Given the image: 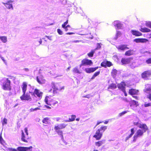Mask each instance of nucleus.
Here are the masks:
<instances>
[{
    "label": "nucleus",
    "mask_w": 151,
    "mask_h": 151,
    "mask_svg": "<svg viewBox=\"0 0 151 151\" xmlns=\"http://www.w3.org/2000/svg\"><path fill=\"white\" fill-rule=\"evenodd\" d=\"M134 124L141 129L138 130L134 136L133 141L135 142L137 138L143 136V133L148 129V128L145 124H141L138 122H134Z\"/></svg>",
    "instance_id": "nucleus-1"
},
{
    "label": "nucleus",
    "mask_w": 151,
    "mask_h": 151,
    "mask_svg": "<svg viewBox=\"0 0 151 151\" xmlns=\"http://www.w3.org/2000/svg\"><path fill=\"white\" fill-rule=\"evenodd\" d=\"M27 83L26 82H23L22 85L21 86V88L22 90L23 94L20 97V99L22 100H27L30 101L32 99L30 96L29 93L30 92L26 93V91L27 90Z\"/></svg>",
    "instance_id": "nucleus-2"
},
{
    "label": "nucleus",
    "mask_w": 151,
    "mask_h": 151,
    "mask_svg": "<svg viewBox=\"0 0 151 151\" xmlns=\"http://www.w3.org/2000/svg\"><path fill=\"white\" fill-rule=\"evenodd\" d=\"M2 84V88L5 90H10L11 89L10 86V81L7 78H4L1 81Z\"/></svg>",
    "instance_id": "nucleus-3"
},
{
    "label": "nucleus",
    "mask_w": 151,
    "mask_h": 151,
    "mask_svg": "<svg viewBox=\"0 0 151 151\" xmlns=\"http://www.w3.org/2000/svg\"><path fill=\"white\" fill-rule=\"evenodd\" d=\"M93 63L91 60L88 59H84L81 61V63L80 65V67H81L82 66L89 65H91Z\"/></svg>",
    "instance_id": "nucleus-4"
},
{
    "label": "nucleus",
    "mask_w": 151,
    "mask_h": 151,
    "mask_svg": "<svg viewBox=\"0 0 151 151\" xmlns=\"http://www.w3.org/2000/svg\"><path fill=\"white\" fill-rule=\"evenodd\" d=\"M139 91L134 89H131L129 90V93L132 96V97L134 98L137 100H138V97L137 96H135V95L138 94Z\"/></svg>",
    "instance_id": "nucleus-5"
},
{
    "label": "nucleus",
    "mask_w": 151,
    "mask_h": 151,
    "mask_svg": "<svg viewBox=\"0 0 151 151\" xmlns=\"http://www.w3.org/2000/svg\"><path fill=\"white\" fill-rule=\"evenodd\" d=\"M126 86V84L124 82H122L118 85V87L121 89L124 93L125 96H127V94L126 93L125 91V86Z\"/></svg>",
    "instance_id": "nucleus-6"
},
{
    "label": "nucleus",
    "mask_w": 151,
    "mask_h": 151,
    "mask_svg": "<svg viewBox=\"0 0 151 151\" xmlns=\"http://www.w3.org/2000/svg\"><path fill=\"white\" fill-rule=\"evenodd\" d=\"M32 148L33 147L32 146H30L29 147H19L17 148V150L19 151H31Z\"/></svg>",
    "instance_id": "nucleus-7"
},
{
    "label": "nucleus",
    "mask_w": 151,
    "mask_h": 151,
    "mask_svg": "<svg viewBox=\"0 0 151 151\" xmlns=\"http://www.w3.org/2000/svg\"><path fill=\"white\" fill-rule=\"evenodd\" d=\"M102 135V132L99 131V130L98 129L96 132V134L93 137L96 139L97 140L100 139Z\"/></svg>",
    "instance_id": "nucleus-8"
},
{
    "label": "nucleus",
    "mask_w": 151,
    "mask_h": 151,
    "mask_svg": "<svg viewBox=\"0 0 151 151\" xmlns=\"http://www.w3.org/2000/svg\"><path fill=\"white\" fill-rule=\"evenodd\" d=\"M114 24L118 29H122L123 25V24L118 21H115L114 22Z\"/></svg>",
    "instance_id": "nucleus-9"
},
{
    "label": "nucleus",
    "mask_w": 151,
    "mask_h": 151,
    "mask_svg": "<svg viewBox=\"0 0 151 151\" xmlns=\"http://www.w3.org/2000/svg\"><path fill=\"white\" fill-rule=\"evenodd\" d=\"M58 84L57 83H55L53 82H52L51 86L52 88L53 89V93H57V91L58 89Z\"/></svg>",
    "instance_id": "nucleus-10"
},
{
    "label": "nucleus",
    "mask_w": 151,
    "mask_h": 151,
    "mask_svg": "<svg viewBox=\"0 0 151 151\" xmlns=\"http://www.w3.org/2000/svg\"><path fill=\"white\" fill-rule=\"evenodd\" d=\"M145 86L144 91L147 93H151V85L147 84L145 85Z\"/></svg>",
    "instance_id": "nucleus-11"
},
{
    "label": "nucleus",
    "mask_w": 151,
    "mask_h": 151,
    "mask_svg": "<svg viewBox=\"0 0 151 151\" xmlns=\"http://www.w3.org/2000/svg\"><path fill=\"white\" fill-rule=\"evenodd\" d=\"M134 41L136 43H145L148 41V40L145 38H137L134 40Z\"/></svg>",
    "instance_id": "nucleus-12"
},
{
    "label": "nucleus",
    "mask_w": 151,
    "mask_h": 151,
    "mask_svg": "<svg viewBox=\"0 0 151 151\" xmlns=\"http://www.w3.org/2000/svg\"><path fill=\"white\" fill-rule=\"evenodd\" d=\"M151 75V73L150 71H146L143 73L142 74V78L146 79Z\"/></svg>",
    "instance_id": "nucleus-13"
},
{
    "label": "nucleus",
    "mask_w": 151,
    "mask_h": 151,
    "mask_svg": "<svg viewBox=\"0 0 151 151\" xmlns=\"http://www.w3.org/2000/svg\"><path fill=\"white\" fill-rule=\"evenodd\" d=\"M98 68V67H96L95 68H86L85 71L86 72L90 73L91 72H93L96 70Z\"/></svg>",
    "instance_id": "nucleus-14"
},
{
    "label": "nucleus",
    "mask_w": 151,
    "mask_h": 151,
    "mask_svg": "<svg viewBox=\"0 0 151 151\" xmlns=\"http://www.w3.org/2000/svg\"><path fill=\"white\" fill-rule=\"evenodd\" d=\"M2 4L7 9H12V10L13 9V7L12 3H5L4 2H3Z\"/></svg>",
    "instance_id": "nucleus-15"
},
{
    "label": "nucleus",
    "mask_w": 151,
    "mask_h": 151,
    "mask_svg": "<svg viewBox=\"0 0 151 151\" xmlns=\"http://www.w3.org/2000/svg\"><path fill=\"white\" fill-rule=\"evenodd\" d=\"M67 124H59L57 126H55L54 127V129H62L65 128L67 126Z\"/></svg>",
    "instance_id": "nucleus-16"
},
{
    "label": "nucleus",
    "mask_w": 151,
    "mask_h": 151,
    "mask_svg": "<svg viewBox=\"0 0 151 151\" xmlns=\"http://www.w3.org/2000/svg\"><path fill=\"white\" fill-rule=\"evenodd\" d=\"M116 47L119 50H124L126 49H129L128 47H127V45H119Z\"/></svg>",
    "instance_id": "nucleus-17"
},
{
    "label": "nucleus",
    "mask_w": 151,
    "mask_h": 151,
    "mask_svg": "<svg viewBox=\"0 0 151 151\" xmlns=\"http://www.w3.org/2000/svg\"><path fill=\"white\" fill-rule=\"evenodd\" d=\"M112 65V63L108 61H107L106 63L103 62L101 64V65L103 67H106V66L108 67H110Z\"/></svg>",
    "instance_id": "nucleus-18"
},
{
    "label": "nucleus",
    "mask_w": 151,
    "mask_h": 151,
    "mask_svg": "<svg viewBox=\"0 0 151 151\" xmlns=\"http://www.w3.org/2000/svg\"><path fill=\"white\" fill-rule=\"evenodd\" d=\"M130 61V58H122L121 60V62L123 64H127L129 63Z\"/></svg>",
    "instance_id": "nucleus-19"
},
{
    "label": "nucleus",
    "mask_w": 151,
    "mask_h": 151,
    "mask_svg": "<svg viewBox=\"0 0 151 151\" xmlns=\"http://www.w3.org/2000/svg\"><path fill=\"white\" fill-rule=\"evenodd\" d=\"M34 93L39 97L41 98L42 93L40 92L37 89H35L34 91Z\"/></svg>",
    "instance_id": "nucleus-20"
},
{
    "label": "nucleus",
    "mask_w": 151,
    "mask_h": 151,
    "mask_svg": "<svg viewBox=\"0 0 151 151\" xmlns=\"http://www.w3.org/2000/svg\"><path fill=\"white\" fill-rule=\"evenodd\" d=\"M131 33L133 35L136 36H139L142 35L141 33L136 30H131Z\"/></svg>",
    "instance_id": "nucleus-21"
},
{
    "label": "nucleus",
    "mask_w": 151,
    "mask_h": 151,
    "mask_svg": "<svg viewBox=\"0 0 151 151\" xmlns=\"http://www.w3.org/2000/svg\"><path fill=\"white\" fill-rule=\"evenodd\" d=\"M56 132L58 134L61 135V139H62L63 141H64V138L63 135V132L62 131L60 130V129H54Z\"/></svg>",
    "instance_id": "nucleus-22"
},
{
    "label": "nucleus",
    "mask_w": 151,
    "mask_h": 151,
    "mask_svg": "<svg viewBox=\"0 0 151 151\" xmlns=\"http://www.w3.org/2000/svg\"><path fill=\"white\" fill-rule=\"evenodd\" d=\"M131 133L128 136H127L126 137V139L125 140V141H126L129 138L131 137L132 136V135L134 134V128L132 129L131 130Z\"/></svg>",
    "instance_id": "nucleus-23"
},
{
    "label": "nucleus",
    "mask_w": 151,
    "mask_h": 151,
    "mask_svg": "<svg viewBox=\"0 0 151 151\" xmlns=\"http://www.w3.org/2000/svg\"><path fill=\"white\" fill-rule=\"evenodd\" d=\"M134 53V51L132 50H129L126 51L125 54V55L126 56H130L133 54Z\"/></svg>",
    "instance_id": "nucleus-24"
},
{
    "label": "nucleus",
    "mask_w": 151,
    "mask_h": 151,
    "mask_svg": "<svg viewBox=\"0 0 151 151\" xmlns=\"http://www.w3.org/2000/svg\"><path fill=\"white\" fill-rule=\"evenodd\" d=\"M105 141V140H102V141H99L98 142H96L95 143V144L96 146L99 147L103 144L104 143Z\"/></svg>",
    "instance_id": "nucleus-25"
},
{
    "label": "nucleus",
    "mask_w": 151,
    "mask_h": 151,
    "mask_svg": "<svg viewBox=\"0 0 151 151\" xmlns=\"http://www.w3.org/2000/svg\"><path fill=\"white\" fill-rule=\"evenodd\" d=\"M37 82L40 84H42L45 83V81L43 80L41 78H39L38 77H37Z\"/></svg>",
    "instance_id": "nucleus-26"
},
{
    "label": "nucleus",
    "mask_w": 151,
    "mask_h": 151,
    "mask_svg": "<svg viewBox=\"0 0 151 151\" xmlns=\"http://www.w3.org/2000/svg\"><path fill=\"white\" fill-rule=\"evenodd\" d=\"M1 40L3 43H5L7 41V37L5 36H1Z\"/></svg>",
    "instance_id": "nucleus-27"
},
{
    "label": "nucleus",
    "mask_w": 151,
    "mask_h": 151,
    "mask_svg": "<svg viewBox=\"0 0 151 151\" xmlns=\"http://www.w3.org/2000/svg\"><path fill=\"white\" fill-rule=\"evenodd\" d=\"M131 106L132 105H133L137 107L139 104L138 101L134 100H131Z\"/></svg>",
    "instance_id": "nucleus-28"
},
{
    "label": "nucleus",
    "mask_w": 151,
    "mask_h": 151,
    "mask_svg": "<svg viewBox=\"0 0 151 151\" xmlns=\"http://www.w3.org/2000/svg\"><path fill=\"white\" fill-rule=\"evenodd\" d=\"M26 138L25 137L24 133L23 132H22V133L21 140L24 142H27V141L25 139Z\"/></svg>",
    "instance_id": "nucleus-29"
},
{
    "label": "nucleus",
    "mask_w": 151,
    "mask_h": 151,
    "mask_svg": "<svg viewBox=\"0 0 151 151\" xmlns=\"http://www.w3.org/2000/svg\"><path fill=\"white\" fill-rule=\"evenodd\" d=\"M140 30L142 32H149L150 31V29L147 28H141Z\"/></svg>",
    "instance_id": "nucleus-30"
},
{
    "label": "nucleus",
    "mask_w": 151,
    "mask_h": 151,
    "mask_svg": "<svg viewBox=\"0 0 151 151\" xmlns=\"http://www.w3.org/2000/svg\"><path fill=\"white\" fill-rule=\"evenodd\" d=\"M100 73V71H98L95 72L91 78V79L93 80L95 78V77L99 75Z\"/></svg>",
    "instance_id": "nucleus-31"
},
{
    "label": "nucleus",
    "mask_w": 151,
    "mask_h": 151,
    "mask_svg": "<svg viewBox=\"0 0 151 151\" xmlns=\"http://www.w3.org/2000/svg\"><path fill=\"white\" fill-rule=\"evenodd\" d=\"M107 127L106 126L101 127L99 129H98L100 132H102V133L104 132L107 129Z\"/></svg>",
    "instance_id": "nucleus-32"
},
{
    "label": "nucleus",
    "mask_w": 151,
    "mask_h": 151,
    "mask_svg": "<svg viewBox=\"0 0 151 151\" xmlns=\"http://www.w3.org/2000/svg\"><path fill=\"white\" fill-rule=\"evenodd\" d=\"M73 71L74 73H77L79 74L81 73V72L79 71L78 68L77 67H76L73 69Z\"/></svg>",
    "instance_id": "nucleus-33"
},
{
    "label": "nucleus",
    "mask_w": 151,
    "mask_h": 151,
    "mask_svg": "<svg viewBox=\"0 0 151 151\" xmlns=\"http://www.w3.org/2000/svg\"><path fill=\"white\" fill-rule=\"evenodd\" d=\"M116 88V85L115 84H111L109 86L108 88L115 89Z\"/></svg>",
    "instance_id": "nucleus-34"
},
{
    "label": "nucleus",
    "mask_w": 151,
    "mask_h": 151,
    "mask_svg": "<svg viewBox=\"0 0 151 151\" xmlns=\"http://www.w3.org/2000/svg\"><path fill=\"white\" fill-rule=\"evenodd\" d=\"M95 52V50H92L88 54V55L89 57H92L93 56V54Z\"/></svg>",
    "instance_id": "nucleus-35"
},
{
    "label": "nucleus",
    "mask_w": 151,
    "mask_h": 151,
    "mask_svg": "<svg viewBox=\"0 0 151 151\" xmlns=\"http://www.w3.org/2000/svg\"><path fill=\"white\" fill-rule=\"evenodd\" d=\"M48 118L47 117L44 118L42 120V122L45 124H47L48 123Z\"/></svg>",
    "instance_id": "nucleus-36"
},
{
    "label": "nucleus",
    "mask_w": 151,
    "mask_h": 151,
    "mask_svg": "<svg viewBox=\"0 0 151 151\" xmlns=\"http://www.w3.org/2000/svg\"><path fill=\"white\" fill-rule=\"evenodd\" d=\"M121 35V33L119 31H117L116 33V37L115 38V39H117V38L120 36Z\"/></svg>",
    "instance_id": "nucleus-37"
},
{
    "label": "nucleus",
    "mask_w": 151,
    "mask_h": 151,
    "mask_svg": "<svg viewBox=\"0 0 151 151\" xmlns=\"http://www.w3.org/2000/svg\"><path fill=\"white\" fill-rule=\"evenodd\" d=\"M76 118V116L75 115H72L71 116V118H69L70 120V122H72L74 121Z\"/></svg>",
    "instance_id": "nucleus-38"
},
{
    "label": "nucleus",
    "mask_w": 151,
    "mask_h": 151,
    "mask_svg": "<svg viewBox=\"0 0 151 151\" xmlns=\"http://www.w3.org/2000/svg\"><path fill=\"white\" fill-rule=\"evenodd\" d=\"M128 111H123L122 112H121L119 114V116H122V115L125 114L126 113H127V112H128Z\"/></svg>",
    "instance_id": "nucleus-39"
},
{
    "label": "nucleus",
    "mask_w": 151,
    "mask_h": 151,
    "mask_svg": "<svg viewBox=\"0 0 151 151\" xmlns=\"http://www.w3.org/2000/svg\"><path fill=\"white\" fill-rule=\"evenodd\" d=\"M48 96H46V97H45V102L48 105H50V103H48Z\"/></svg>",
    "instance_id": "nucleus-40"
},
{
    "label": "nucleus",
    "mask_w": 151,
    "mask_h": 151,
    "mask_svg": "<svg viewBox=\"0 0 151 151\" xmlns=\"http://www.w3.org/2000/svg\"><path fill=\"white\" fill-rule=\"evenodd\" d=\"M0 57L1 58V59L3 60V62H4V63L5 64V65H7V63L6 60L4 59V57H2L1 56V55H0Z\"/></svg>",
    "instance_id": "nucleus-41"
},
{
    "label": "nucleus",
    "mask_w": 151,
    "mask_h": 151,
    "mask_svg": "<svg viewBox=\"0 0 151 151\" xmlns=\"http://www.w3.org/2000/svg\"><path fill=\"white\" fill-rule=\"evenodd\" d=\"M7 119L4 118L3 119V121L2 122V124L4 125V124H6L7 123Z\"/></svg>",
    "instance_id": "nucleus-42"
},
{
    "label": "nucleus",
    "mask_w": 151,
    "mask_h": 151,
    "mask_svg": "<svg viewBox=\"0 0 151 151\" xmlns=\"http://www.w3.org/2000/svg\"><path fill=\"white\" fill-rule=\"evenodd\" d=\"M93 96L91 95L90 94H88L87 95L85 96H83V98H86L88 99H89L91 97Z\"/></svg>",
    "instance_id": "nucleus-43"
},
{
    "label": "nucleus",
    "mask_w": 151,
    "mask_h": 151,
    "mask_svg": "<svg viewBox=\"0 0 151 151\" xmlns=\"http://www.w3.org/2000/svg\"><path fill=\"white\" fill-rule=\"evenodd\" d=\"M146 26L147 27L150 28H151V22H147L146 23Z\"/></svg>",
    "instance_id": "nucleus-44"
},
{
    "label": "nucleus",
    "mask_w": 151,
    "mask_h": 151,
    "mask_svg": "<svg viewBox=\"0 0 151 151\" xmlns=\"http://www.w3.org/2000/svg\"><path fill=\"white\" fill-rule=\"evenodd\" d=\"M146 63L147 64H149L151 63V58H149L148 59L146 60Z\"/></svg>",
    "instance_id": "nucleus-45"
},
{
    "label": "nucleus",
    "mask_w": 151,
    "mask_h": 151,
    "mask_svg": "<svg viewBox=\"0 0 151 151\" xmlns=\"http://www.w3.org/2000/svg\"><path fill=\"white\" fill-rule=\"evenodd\" d=\"M97 47L96 48L95 50L100 49L101 48V45L100 43H97L96 45Z\"/></svg>",
    "instance_id": "nucleus-46"
},
{
    "label": "nucleus",
    "mask_w": 151,
    "mask_h": 151,
    "mask_svg": "<svg viewBox=\"0 0 151 151\" xmlns=\"http://www.w3.org/2000/svg\"><path fill=\"white\" fill-rule=\"evenodd\" d=\"M68 23V21L67 20L62 25V27H65L66 26V25H67Z\"/></svg>",
    "instance_id": "nucleus-47"
},
{
    "label": "nucleus",
    "mask_w": 151,
    "mask_h": 151,
    "mask_svg": "<svg viewBox=\"0 0 151 151\" xmlns=\"http://www.w3.org/2000/svg\"><path fill=\"white\" fill-rule=\"evenodd\" d=\"M9 151H17V150L15 149L12 148H8L7 149Z\"/></svg>",
    "instance_id": "nucleus-48"
},
{
    "label": "nucleus",
    "mask_w": 151,
    "mask_h": 151,
    "mask_svg": "<svg viewBox=\"0 0 151 151\" xmlns=\"http://www.w3.org/2000/svg\"><path fill=\"white\" fill-rule=\"evenodd\" d=\"M144 106L145 107H147L149 106H151V103H148L147 104L146 103H145V104L144 105Z\"/></svg>",
    "instance_id": "nucleus-49"
},
{
    "label": "nucleus",
    "mask_w": 151,
    "mask_h": 151,
    "mask_svg": "<svg viewBox=\"0 0 151 151\" xmlns=\"http://www.w3.org/2000/svg\"><path fill=\"white\" fill-rule=\"evenodd\" d=\"M57 32L60 35H62L63 34V32L60 29H57Z\"/></svg>",
    "instance_id": "nucleus-50"
},
{
    "label": "nucleus",
    "mask_w": 151,
    "mask_h": 151,
    "mask_svg": "<svg viewBox=\"0 0 151 151\" xmlns=\"http://www.w3.org/2000/svg\"><path fill=\"white\" fill-rule=\"evenodd\" d=\"M45 37H46L49 40L51 41L52 40V36H47V35H46L45 36Z\"/></svg>",
    "instance_id": "nucleus-51"
},
{
    "label": "nucleus",
    "mask_w": 151,
    "mask_h": 151,
    "mask_svg": "<svg viewBox=\"0 0 151 151\" xmlns=\"http://www.w3.org/2000/svg\"><path fill=\"white\" fill-rule=\"evenodd\" d=\"M6 2L5 3H12L13 2V1L12 0H4Z\"/></svg>",
    "instance_id": "nucleus-52"
},
{
    "label": "nucleus",
    "mask_w": 151,
    "mask_h": 151,
    "mask_svg": "<svg viewBox=\"0 0 151 151\" xmlns=\"http://www.w3.org/2000/svg\"><path fill=\"white\" fill-rule=\"evenodd\" d=\"M3 142H4V141L1 135V136H0V142L1 143H2Z\"/></svg>",
    "instance_id": "nucleus-53"
},
{
    "label": "nucleus",
    "mask_w": 151,
    "mask_h": 151,
    "mask_svg": "<svg viewBox=\"0 0 151 151\" xmlns=\"http://www.w3.org/2000/svg\"><path fill=\"white\" fill-rule=\"evenodd\" d=\"M81 41L78 40H75L72 41H70V43H73V42H75V43H77V42H81Z\"/></svg>",
    "instance_id": "nucleus-54"
},
{
    "label": "nucleus",
    "mask_w": 151,
    "mask_h": 151,
    "mask_svg": "<svg viewBox=\"0 0 151 151\" xmlns=\"http://www.w3.org/2000/svg\"><path fill=\"white\" fill-rule=\"evenodd\" d=\"M24 131L27 135H28V130L27 128H25L24 129Z\"/></svg>",
    "instance_id": "nucleus-55"
},
{
    "label": "nucleus",
    "mask_w": 151,
    "mask_h": 151,
    "mask_svg": "<svg viewBox=\"0 0 151 151\" xmlns=\"http://www.w3.org/2000/svg\"><path fill=\"white\" fill-rule=\"evenodd\" d=\"M64 89V87L63 86L61 88H58V89L57 90H58L59 91H61L62 90H63Z\"/></svg>",
    "instance_id": "nucleus-56"
},
{
    "label": "nucleus",
    "mask_w": 151,
    "mask_h": 151,
    "mask_svg": "<svg viewBox=\"0 0 151 151\" xmlns=\"http://www.w3.org/2000/svg\"><path fill=\"white\" fill-rule=\"evenodd\" d=\"M74 33L73 32H68L66 33V35H72V34H74Z\"/></svg>",
    "instance_id": "nucleus-57"
},
{
    "label": "nucleus",
    "mask_w": 151,
    "mask_h": 151,
    "mask_svg": "<svg viewBox=\"0 0 151 151\" xmlns=\"http://www.w3.org/2000/svg\"><path fill=\"white\" fill-rule=\"evenodd\" d=\"M26 72H28L29 71V69L27 68H24L23 69Z\"/></svg>",
    "instance_id": "nucleus-58"
},
{
    "label": "nucleus",
    "mask_w": 151,
    "mask_h": 151,
    "mask_svg": "<svg viewBox=\"0 0 151 151\" xmlns=\"http://www.w3.org/2000/svg\"><path fill=\"white\" fill-rule=\"evenodd\" d=\"M116 73V70H113L112 71V73Z\"/></svg>",
    "instance_id": "nucleus-59"
},
{
    "label": "nucleus",
    "mask_w": 151,
    "mask_h": 151,
    "mask_svg": "<svg viewBox=\"0 0 151 151\" xmlns=\"http://www.w3.org/2000/svg\"><path fill=\"white\" fill-rule=\"evenodd\" d=\"M31 112L33 111H35V109H33L32 108H31L29 110Z\"/></svg>",
    "instance_id": "nucleus-60"
},
{
    "label": "nucleus",
    "mask_w": 151,
    "mask_h": 151,
    "mask_svg": "<svg viewBox=\"0 0 151 151\" xmlns=\"http://www.w3.org/2000/svg\"><path fill=\"white\" fill-rule=\"evenodd\" d=\"M63 28L65 29V31H67L68 30V28H67L66 27H63Z\"/></svg>",
    "instance_id": "nucleus-61"
},
{
    "label": "nucleus",
    "mask_w": 151,
    "mask_h": 151,
    "mask_svg": "<svg viewBox=\"0 0 151 151\" xmlns=\"http://www.w3.org/2000/svg\"><path fill=\"white\" fill-rule=\"evenodd\" d=\"M149 96H148V98L151 101V93H149Z\"/></svg>",
    "instance_id": "nucleus-62"
},
{
    "label": "nucleus",
    "mask_w": 151,
    "mask_h": 151,
    "mask_svg": "<svg viewBox=\"0 0 151 151\" xmlns=\"http://www.w3.org/2000/svg\"><path fill=\"white\" fill-rule=\"evenodd\" d=\"M38 42H39L40 44L39 45H40L42 43V40H41V39H40V40L38 41Z\"/></svg>",
    "instance_id": "nucleus-63"
},
{
    "label": "nucleus",
    "mask_w": 151,
    "mask_h": 151,
    "mask_svg": "<svg viewBox=\"0 0 151 151\" xmlns=\"http://www.w3.org/2000/svg\"><path fill=\"white\" fill-rule=\"evenodd\" d=\"M60 118L59 117H57L56 118V120L57 121H59L60 120Z\"/></svg>",
    "instance_id": "nucleus-64"
}]
</instances>
